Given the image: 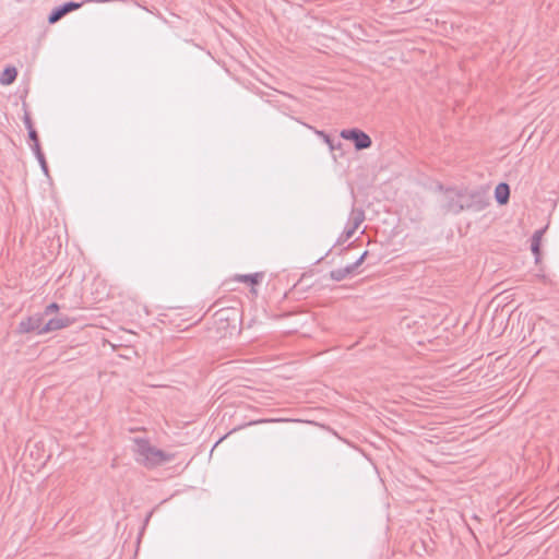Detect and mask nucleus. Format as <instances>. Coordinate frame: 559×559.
I'll list each match as a JSON object with an SVG mask.
<instances>
[{
  "label": "nucleus",
  "mask_w": 559,
  "mask_h": 559,
  "mask_svg": "<svg viewBox=\"0 0 559 559\" xmlns=\"http://www.w3.org/2000/svg\"><path fill=\"white\" fill-rule=\"evenodd\" d=\"M133 443L135 461L146 468H155L157 466H160L165 463L173 461L175 457L174 454L165 452L154 447L145 438H134Z\"/></svg>",
  "instance_id": "1"
},
{
  "label": "nucleus",
  "mask_w": 559,
  "mask_h": 559,
  "mask_svg": "<svg viewBox=\"0 0 559 559\" xmlns=\"http://www.w3.org/2000/svg\"><path fill=\"white\" fill-rule=\"evenodd\" d=\"M488 205L486 191L481 188L461 190L457 203L452 205L456 211L480 212Z\"/></svg>",
  "instance_id": "2"
},
{
  "label": "nucleus",
  "mask_w": 559,
  "mask_h": 559,
  "mask_svg": "<svg viewBox=\"0 0 559 559\" xmlns=\"http://www.w3.org/2000/svg\"><path fill=\"white\" fill-rule=\"evenodd\" d=\"M341 136L354 142L357 151L369 148L372 144L370 136L359 129H345L341 131Z\"/></svg>",
  "instance_id": "3"
},
{
  "label": "nucleus",
  "mask_w": 559,
  "mask_h": 559,
  "mask_svg": "<svg viewBox=\"0 0 559 559\" xmlns=\"http://www.w3.org/2000/svg\"><path fill=\"white\" fill-rule=\"evenodd\" d=\"M44 314L36 313L34 316L27 317L23 319L19 325H17V333L19 334H26L31 332H35L38 335H43L41 328L44 326Z\"/></svg>",
  "instance_id": "4"
},
{
  "label": "nucleus",
  "mask_w": 559,
  "mask_h": 559,
  "mask_svg": "<svg viewBox=\"0 0 559 559\" xmlns=\"http://www.w3.org/2000/svg\"><path fill=\"white\" fill-rule=\"evenodd\" d=\"M73 320L67 316H60L48 320L41 328V333H50L70 326Z\"/></svg>",
  "instance_id": "5"
},
{
  "label": "nucleus",
  "mask_w": 559,
  "mask_h": 559,
  "mask_svg": "<svg viewBox=\"0 0 559 559\" xmlns=\"http://www.w3.org/2000/svg\"><path fill=\"white\" fill-rule=\"evenodd\" d=\"M81 5H82V3L73 2V1L63 3L62 5L52 10V12L48 16V22L50 24H53V23L58 22L67 13L79 9Z\"/></svg>",
  "instance_id": "6"
},
{
  "label": "nucleus",
  "mask_w": 559,
  "mask_h": 559,
  "mask_svg": "<svg viewBox=\"0 0 559 559\" xmlns=\"http://www.w3.org/2000/svg\"><path fill=\"white\" fill-rule=\"evenodd\" d=\"M355 271L356 269L353 266V264H349L345 267L332 270L330 272V277L335 282H341L350 276Z\"/></svg>",
  "instance_id": "7"
},
{
  "label": "nucleus",
  "mask_w": 559,
  "mask_h": 559,
  "mask_svg": "<svg viewBox=\"0 0 559 559\" xmlns=\"http://www.w3.org/2000/svg\"><path fill=\"white\" fill-rule=\"evenodd\" d=\"M460 192H461V190L449 189L444 193L445 207L449 212H452L454 214H457L461 212V211L454 210V207L452 206L457 203Z\"/></svg>",
  "instance_id": "8"
},
{
  "label": "nucleus",
  "mask_w": 559,
  "mask_h": 559,
  "mask_svg": "<svg viewBox=\"0 0 559 559\" xmlns=\"http://www.w3.org/2000/svg\"><path fill=\"white\" fill-rule=\"evenodd\" d=\"M495 197L499 204H506L510 197V189L507 183H499L495 190Z\"/></svg>",
  "instance_id": "9"
},
{
  "label": "nucleus",
  "mask_w": 559,
  "mask_h": 559,
  "mask_svg": "<svg viewBox=\"0 0 559 559\" xmlns=\"http://www.w3.org/2000/svg\"><path fill=\"white\" fill-rule=\"evenodd\" d=\"M544 233H545V229H543V228L537 229V230H535V233L533 234L532 239H531V250L534 253L536 261H538L539 247H540V241H542V237H543Z\"/></svg>",
  "instance_id": "10"
},
{
  "label": "nucleus",
  "mask_w": 559,
  "mask_h": 559,
  "mask_svg": "<svg viewBox=\"0 0 559 559\" xmlns=\"http://www.w3.org/2000/svg\"><path fill=\"white\" fill-rule=\"evenodd\" d=\"M17 71L14 67H8L3 70V72L0 75V83L2 85H9L14 82L16 79Z\"/></svg>",
  "instance_id": "11"
},
{
  "label": "nucleus",
  "mask_w": 559,
  "mask_h": 559,
  "mask_svg": "<svg viewBox=\"0 0 559 559\" xmlns=\"http://www.w3.org/2000/svg\"><path fill=\"white\" fill-rule=\"evenodd\" d=\"M365 219V213L360 209H353L349 215V224L353 228H358Z\"/></svg>",
  "instance_id": "12"
},
{
  "label": "nucleus",
  "mask_w": 559,
  "mask_h": 559,
  "mask_svg": "<svg viewBox=\"0 0 559 559\" xmlns=\"http://www.w3.org/2000/svg\"><path fill=\"white\" fill-rule=\"evenodd\" d=\"M262 277H263L262 273H254V274L237 275L235 277V280L238 282L250 283L251 285H255L261 282Z\"/></svg>",
  "instance_id": "13"
},
{
  "label": "nucleus",
  "mask_w": 559,
  "mask_h": 559,
  "mask_svg": "<svg viewBox=\"0 0 559 559\" xmlns=\"http://www.w3.org/2000/svg\"><path fill=\"white\" fill-rule=\"evenodd\" d=\"M356 230H357V228H353V225H350L348 223L347 226L345 227L343 234L340 237V241H346V240L350 239L354 236V234L356 233Z\"/></svg>",
  "instance_id": "14"
},
{
  "label": "nucleus",
  "mask_w": 559,
  "mask_h": 559,
  "mask_svg": "<svg viewBox=\"0 0 559 559\" xmlns=\"http://www.w3.org/2000/svg\"><path fill=\"white\" fill-rule=\"evenodd\" d=\"M59 309H60V307L57 302H51L45 308V310L41 314H44V317L49 316L53 312H57Z\"/></svg>",
  "instance_id": "15"
},
{
  "label": "nucleus",
  "mask_w": 559,
  "mask_h": 559,
  "mask_svg": "<svg viewBox=\"0 0 559 559\" xmlns=\"http://www.w3.org/2000/svg\"><path fill=\"white\" fill-rule=\"evenodd\" d=\"M31 147H32V151L34 152L36 158L41 157L44 155V153L41 152L40 145H39V141L33 143L31 145Z\"/></svg>",
  "instance_id": "16"
},
{
  "label": "nucleus",
  "mask_w": 559,
  "mask_h": 559,
  "mask_svg": "<svg viewBox=\"0 0 559 559\" xmlns=\"http://www.w3.org/2000/svg\"><path fill=\"white\" fill-rule=\"evenodd\" d=\"M368 254V251H365L353 264V266L357 270L358 266L361 265V263L365 261L366 257Z\"/></svg>",
  "instance_id": "17"
},
{
  "label": "nucleus",
  "mask_w": 559,
  "mask_h": 559,
  "mask_svg": "<svg viewBox=\"0 0 559 559\" xmlns=\"http://www.w3.org/2000/svg\"><path fill=\"white\" fill-rule=\"evenodd\" d=\"M37 160L40 164V167H41L43 171L45 174H47L48 173V166H47V163H46V159H45V155H43L41 157H38Z\"/></svg>",
  "instance_id": "18"
},
{
  "label": "nucleus",
  "mask_w": 559,
  "mask_h": 559,
  "mask_svg": "<svg viewBox=\"0 0 559 559\" xmlns=\"http://www.w3.org/2000/svg\"><path fill=\"white\" fill-rule=\"evenodd\" d=\"M28 138H29V140H31L33 143L38 142V141H39V140H38V134H37V132H36V130H35V129H31V130H28Z\"/></svg>",
  "instance_id": "19"
},
{
  "label": "nucleus",
  "mask_w": 559,
  "mask_h": 559,
  "mask_svg": "<svg viewBox=\"0 0 559 559\" xmlns=\"http://www.w3.org/2000/svg\"><path fill=\"white\" fill-rule=\"evenodd\" d=\"M24 124L27 128V130L34 129L32 119L29 118L28 115H25V117H24Z\"/></svg>",
  "instance_id": "20"
},
{
  "label": "nucleus",
  "mask_w": 559,
  "mask_h": 559,
  "mask_svg": "<svg viewBox=\"0 0 559 559\" xmlns=\"http://www.w3.org/2000/svg\"><path fill=\"white\" fill-rule=\"evenodd\" d=\"M325 142H326V144L330 145L331 148H333L332 142L329 136H325Z\"/></svg>",
  "instance_id": "21"
},
{
  "label": "nucleus",
  "mask_w": 559,
  "mask_h": 559,
  "mask_svg": "<svg viewBox=\"0 0 559 559\" xmlns=\"http://www.w3.org/2000/svg\"><path fill=\"white\" fill-rule=\"evenodd\" d=\"M282 419H270L269 421L271 423H274V421H281Z\"/></svg>",
  "instance_id": "22"
}]
</instances>
